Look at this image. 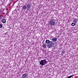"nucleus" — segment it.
Segmentation results:
<instances>
[{"label":"nucleus","instance_id":"1","mask_svg":"<svg viewBox=\"0 0 78 78\" xmlns=\"http://www.w3.org/2000/svg\"><path fill=\"white\" fill-rule=\"evenodd\" d=\"M53 17H52V19H51L50 20L49 22L48 25H50V26H54L55 25H56L55 23V19H52Z\"/></svg>","mask_w":78,"mask_h":78},{"label":"nucleus","instance_id":"2","mask_svg":"<svg viewBox=\"0 0 78 78\" xmlns=\"http://www.w3.org/2000/svg\"><path fill=\"white\" fill-rule=\"evenodd\" d=\"M47 62L46 61V59H44V60H42L40 62V64L42 66H45Z\"/></svg>","mask_w":78,"mask_h":78},{"label":"nucleus","instance_id":"3","mask_svg":"<svg viewBox=\"0 0 78 78\" xmlns=\"http://www.w3.org/2000/svg\"><path fill=\"white\" fill-rule=\"evenodd\" d=\"M27 10L28 11H30V10H31V9H30L31 8V6L30 4L28 3L27 4Z\"/></svg>","mask_w":78,"mask_h":78},{"label":"nucleus","instance_id":"4","mask_svg":"<svg viewBox=\"0 0 78 78\" xmlns=\"http://www.w3.org/2000/svg\"><path fill=\"white\" fill-rule=\"evenodd\" d=\"M53 42H51L50 44H48V48L52 47V46H53Z\"/></svg>","mask_w":78,"mask_h":78},{"label":"nucleus","instance_id":"5","mask_svg":"<svg viewBox=\"0 0 78 78\" xmlns=\"http://www.w3.org/2000/svg\"><path fill=\"white\" fill-rule=\"evenodd\" d=\"M52 41L53 42H56L57 41V38H53L52 39Z\"/></svg>","mask_w":78,"mask_h":78},{"label":"nucleus","instance_id":"6","mask_svg":"<svg viewBox=\"0 0 78 78\" xmlns=\"http://www.w3.org/2000/svg\"><path fill=\"white\" fill-rule=\"evenodd\" d=\"M45 42L46 44H50V41L48 40H46Z\"/></svg>","mask_w":78,"mask_h":78},{"label":"nucleus","instance_id":"7","mask_svg":"<svg viewBox=\"0 0 78 78\" xmlns=\"http://www.w3.org/2000/svg\"><path fill=\"white\" fill-rule=\"evenodd\" d=\"M2 22L3 23H6V19L2 20Z\"/></svg>","mask_w":78,"mask_h":78},{"label":"nucleus","instance_id":"8","mask_svg":"<svg viewBox=\"0 0 78 78\" xmlns=\"http://www.w3.org/2000/svg\"><path fill=\"white\" fill-rule=\"evenodd\" d=\"M23 9H24V10H25V9H27V7L25 5L23 6Z\"/></svg>","mask_w":78,"mask_h":78},{"label":"nucleus","instance_id":"9","mask_svg":"<svg viewBox=\"0 0 78 78\" xmlns=\"http://www.w3.org/2000/svg\"><path fill=\"white\" fill-rule=\"evenodd\" d=\"M42 47L43 48H46V44H44L42 45Z\"/></svg>","mask_w":78,"mask_h":78},{"label":"nucleus","instance_id":"10","mask_svg":"<svg viewBox=\"0 0 78 78\" xmlns=\"http://www.w3.org/2000/svg\"><path fill=\"white\" fill-rule=\"evenodd\" d=\"M27 76V74H23L22 76V78H25Z\"/></svg>","mask_w":78,"mask_h":78},{"label":"nucleus","instance_id":"11","mask_svg":"<svg viewBox=\"0 0 78 78\" xmlns=\"http://www.w3.org/2000/svg\"><path fill=\"white\" fill-rule=\"evenodd\" d=\"M73 22L75 23H76L77 22V20H76V19L74 20Z\"/></svg>","mask_w":78,"mask_h":78},{"label":"nucleus","instance_id":"12","mask_svg":"<svg viewBox=\"0 0 78 78\" xmlns=\"http://www.w3.org/2000/svg\"><path fill=\"white\" fill-rule=\"evenodd\" d=\"M71 25L73 26H75V23H72L71 24Z\"/></svg>","mask_w":78,"mask_h":78},{"label":"nucleus","instance_id":"13","mask_svg":"<svg viewBox=\"0 0 78 78\" xmlns=\"http://www.w3.org/2000/svg\"><path fill=\"white\" fill-rule=\"evenodd\" d=\"M72 77H73V76H68L67 78H71Z\"/></svg>","mask_w":78,"mask_h":78},{"label":"nucleus","instance_id":"14","mask_svg":"<svg viewBox=\"0 0 78 78\" xmlns=\"http://www.w3.org/2000/svg\"><path fill=\"white\" fill-rule=\"evenodd\" d=\"M2 27H3V26H2V24H0V28H2Z\"/></svg>","mask_w":78,"mask_h":78},{"label":"nucleus","instance_id":"15","mask_svg":"<svg viewBox=\"0 0 78 78\" xmlns=\"http://www.w3.org/2000/svg\"><path fill=\"white\" fill-rule=\"evenodd\" d=\"M62 53L63 54H64V51H62Z\"/></svg>","mask_w":78,"mask_h":78},{"label":"nucleus","instance_id":"16","mask_svg":"<svg viewBox=\"0 0 78 78\" xmlns=\"http://www.w3.org/2000/svg\"><path fill=\"white\" fill-rule=\"evenodd\" d=\"M1 16H0V19L1 18Z\"/></svg>","mask_w":78,"mask_h":78}]
</instances>
